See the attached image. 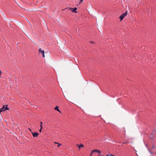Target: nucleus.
<instances>
[{
  "mask_svg": "<svg viewBox=\"0 0 156 156\" xmlns=\"http://www.w3.org/2000/svg\"><path fill=\"white\" fill-rule=\"evenodd\" d=\"M9 109V108L7 107V105L3 106L2 108H0V113H1V112H4L5 110Z\"/></svg>",
  "mask_w": 156,
  "mask_h": 156,
  "instance_id": "1",
  "label": "nucleus"
},
{
  "mask_svg": "<svg viewBox=\"0 0 156 156\" xmlns=\"http://www.w3.org/2000/svg\"><path fill=\"white\" fill-rule=\"evenodd\" d=\"M127 14V11H126L125 13L122 14L119 17L120 19V20H122L124 18L125 16H126Z\"/></svg>",
  "mask_w": 156,
  "mask_h": 156,
  "instance_id": "2",
  "label": "nucleus"
},
{
  "mask_svg": "<svg viewBox=\"0 0 156 156\" xmlns=\"http://www.w3.org/2000/svg\"><path fill=\"white\" fill-rule=\"evenodd\" d=\"M68 9L69 10H71L73 12H75V13H77L76 10L77 9V8L76 7H75L74 8H68Z\"/></svg>",
  "mask_w": 156,
  "mask_h": 156,
  "instance_id": "3",
  "label": "nucleus"
},
{
  "mask_svg": "<svg viewBox=\"0 0 156 156\" xmlns=\"http://www.w3.org/2000/svg\"><path fill=\"white\" fill-rule=\"evenodd\" d=\"M38 51L39 53H41L42 55V57H44V50H42L41 48H39L38 50Z\"/></svg>",
  "mask_w": 156,
  "mask_h": 156,
  "instance_id": "4",
  "label": "nucleus"
},
{
  "mask_svg": "<svg viewBox=\"0 0 156 156\" xmlns=\"http://www.w3.org/2000/svg\"><path fill=\"white\" fill-rule=\"evenodd\" d=\"M32 134L34 137H37L39 135V133L36 132H32Z\"/></svg>",
  "mask_w": 156,
  "mask_h": 156,
  "instance_id": "5",
  "label": "nucleus"
},
{
  "mask_svg": "<svg viewBox=\"0 0 156 156\" xmlns=\"http://www.w3.org/2000/svg\"><path fill=\"white\" fill-rule=\"evenodd\" d=\"M54 109L55 110H57V111H58V112H59L60 113H61V111L59 110L58 109V107L57 106H56L55 107Z\"/></svg>",
  "mask_w": 156,
  "mask_h": 156,
  "instance_id": "6",
  "label": "nucleus"
},
{
  "mask_svg": "<svg viewBox=\"0 0 156 156\" xmlns=\"http://www.w3.org/2000/svg\"><path fill=\"white\" fill-rule=\"evenodd\" d=\"M77 146H78L79 148H80L81 147H84L83 144H81L80 145H78V144L77 145Z\"/></svg>",
  "mask_w": 156,
  "mask_h": 156,
  "instance_id": "7",
  "label": "nucleus"
},
{
  "mask_svg": "<svg viewBox=\"0 0 156 156\" xmlns=\"http://www.w3.org/2000/svg\"><path fill=\"white\" fill-rule=\"evenodd\" d=\"M40 128H41V129H42L43 128L42 122H40Z\"/></svg>",
  "mask_w": 156,
  "mask_h": 156,
  "instance_id": "8",
  "label": "nucleus"
},
{
  "mask_svg": "<svg viewBox=\"0 0 156 156\" xmlns=\"http://www.w3.org/2000/svg\"><path fill=\"white\" fill-rule=\"evenodd\" d=\"M94 151H98L97 153H98L99 154H101V152L99 150H94Z\"/></svg>",
  "mask_w": 156,
  "mask_h": 156,
  "instance_id": "9",
  "label": "nucleus"
},
{
  "mask_svg": "<svg viewBox=\"0 0 156 156\" xmlns=\"http://www.w3.org/2000/svg\"><path fill=\"white\" fill-rule=\"evenodd\" d=\"M83 0H79V4H81L82 2L83 1Z\"/></svg>",
  "mask_w": 156,
  "mask_h": 156,
  "instance_id": "10",
  "label": "nucleus"
},
{
  "mask_svg": "<svg viewBox=\"0 0 156 156\" xmlns=\"http://www.w3.org/2000/svg\"><path fill=\"white\" fill-rule=\"evenodd\" d=\"M155 148V147L154 146V145H153L151 147V150L153 151V149H154Z\"/></svg>",
  "mask_w": 156,
  "mask_h": 156,
  "instance_id": "11",
  "label": "nucleus"
},
{
  "mask_svg": "<svg viewBox=\"0 0 156 156\" xmlns=\"http://www.w3.org/2000/svg\"><path fill=\"white\" fill-rule=\"evenodd\" d=\"M94 150H93L92 151V153H93L94 152H98V151H94Z\"/></svg>",
  "mask_w": 156,
  "mask_h": 156,
  "instance_id": "12",
  "label": "nucleus"
},
{
  "mask_svg": "<svg viewBox=\"0 0 156 156\" xmlns=\"http://www.w3.org/2000/svg\"><path fill=\"white\" fill-rule=\"evenodd\" d=\"M90 43L91 44H95V42L94 41H90Z\"/></svg>",
  "mask_w": 156,
  "mask_h": 156,
  "instance_id": "13",
  "label": "nucleus"
},
{
  "mask_svg": "<svg viewBox=\"0 0 156 156\" xmlns=\"http://www.w3.org/2000/svg\"><path fill=\"white\" fill-rule=\"evenodd\" d=\"M58 145L57 147H59L61 145V144H59L58 143Z\"/></svg>",
  "mask_w": 156,
  "mask_h": 156,
  "instance_id": "14",
  "label": "nucleus"
},
{
  "mask_svg": "<svg viewBox=\"0 0 156 156\" xmlns=\"http://www.w3.org/2000/svg\"><path fill=\"white\" fill-rule=\"evenodd\" d=\"M156 133V131L154 130L153 132V133L154 134H155Z\"/></svg>",
  "mask_w": 156,
  "mask_h": 156,
  "instance_id": "15",
  "label": "nucleus"
},
{
  "mask_svg": "<svg viewBox=\"0 0 156 156\" xmlns=\"http://www.w3.org/2000/svg\"><path fill=\"white\" fill-rule=\"evenodd\" d=\"M42 129H41V128H40V129L39 130L40 132H41V130H42Z\"/></svg>",
  "mask_w": 156,
  "mask_h": 156,
  "instance_id": "16",
  "label": "nucleus"
},
{
  "mask_svg": "<svg viewBox=\"0 0 156 156\" xmlns=\"http://www.w3.org/2000/svg\"><path fill=\"white\" fill-rule=\"evenodd\" d=\"M110 156H115V155H112V154H109Z\"/></svg>",
  "mask_w": 156,
  "mask_h": 156,
  "instance_id": "17",
  "label": "nucleus"
},
{
  "mask_svg": "<svg viewBox=\"0 0 156 156\" xmlns=\"http://www.w3.org/2000/svg\"><path fill=\"white\" fill-rule=\"evenodd\" d=\"M93 153H92V152L91 153V154H90V156H92V154Z\"/></svg>",
  "mask_w": 156,
  "mask_h": 156,
  "instance_id": "18",
  "label": "nucleus"
},
{
  "mask_svg": "<svg viewBox=\"0 0 156 156\" xmlns=\"http://www.w3.org/2000/svg\"><path fill=\"white\" fill-rule=\"evenodd\" d=\"M54 143H55V144H58V143H57V142H54Z\"/></svg>",
  "mask_w": 156,
  "mask_h": 156,
  "instance_id": "19",
  "label": "nucleus"
},
{
  "mask_svg": "<svg viewBox=\"0 0 156 156\" xmlns=\"http://www.w3.org/2000/svg\"><path fill=\"white\" fill-rule=\"evenodd\" d=\"M106 156H109V154H108Z\"/></svg>",
  "mask_w": 156,
  "mask_h": 156,
  "instance_id": "20",
  "label": "nucleus"
},
{
  "mask_svg": "<svg viewBox=\"0 0 156 156\" xmlns=\"http://www.w3.org/2000/svg\"><path fill=\"white\" fill-rule=\"evenodd\" d=\"M1 70H0V75H1Z\"/></svg>",
  "mask_w": 156,
  "mask_h": 156,
  "instance_id": "21",
  "label": "nucleus"
},
{
  "mask_svg": "<svg viewBox=\"0 0 156 156\" xmlns=\"http://www.w3.org/2000/svg\"><path fill=\"white\" fill-rule=\"evenodd\" d=\"M150 153H151V151H150Z\"/></svg>",
  "mask_w": 156,
  "mask_h": 156,
  "instance_id": "22",
  "label": "nucleus"
},
{
  "mask_svg": "<svg viewBox=\"0 0 156 156\" xmlns=\"http://www.w3.org/2000/svg\"><path fill=\"white\" fill-rule=\"evenodd\" d=\"M98 156H101L100 155H98Z\"/></svg>",
  "mask_w": 156,
  "mask_h": 156,
  "instance_id": "23",
  "label": "nucleus"
},
{
  "mask_svg": "<svg viewBox=\"0 0 156 156\" xmlns=\"http://www.w3.org/2000/svg\"><path fill=\"white\" fill-rule=\"evenodd\" d=\"M29 129L31 131V130L30 129Z\"/></svg>",
  "mask_w": 156,
  "mask_h": 156,
  "instance_id": "24",
  "label": "nucleus"
}]
</instances>
